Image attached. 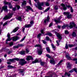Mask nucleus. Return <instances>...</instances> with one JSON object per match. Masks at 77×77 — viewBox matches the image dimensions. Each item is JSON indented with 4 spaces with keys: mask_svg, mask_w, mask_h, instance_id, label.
Segmentation results:
<instances>
[{
    "mask_svg": "<svg viewBox=\"0 0 77 77\" xmlns=\"http://www.w3.org/2000/svg\"><path fill=\"white\" fill-rule=\"evenodd\" d=\"M73 27H76V29H77V26H76V25L75 24L74 22H71L70 23V26H69V27L70 28V29H72Z\"/></svg>",
    "mask_w": 77,
    "mask_h": 77,
    "instance_id": "39448f33",
    "label": "nucleus"
},
{
    "mask_svg": "<svg viewBox=\"0 0 77 77\" xmlns=\"http://www.w3.org/2000/svg\"><path fill=\"white\" fill-rule=\"evenodd\" d=\"M73 61H77V58H75L73 59Z\"/></svg>",
    "mask_w": 77,
    "mask_h": 77,
    "instance_id": "e2e57ef3",
    "label": "nucleus"
},
{
    "mask_svg": "<svg viewBox=\"0 0 77 77\" xmlns=\"http://www.w3.org/2000/svg\"><path fill=\"white\" fill-rule=\"evenodd\" d=\"M46 38L47 41H49L50 40V38L48 36H46Z\"/></svg>",
    "mask_w": 77,
    "mask_h": 77,
    "instance_id": "864d4df0",
    "label": "nucleus"
},
{
    "mask_svg": "<svg viewBox=\"0 0 77 77\" xmlns=\"http://www.w3.org/2000/svg\"><path fill=\"white\" fill-rule=\"evenodd\" d=\"M77 69L76 68H75L69 71V73H72V72H73L74 71H75L76 73H77Z\"/></svg>",
    "mask_w": 77,
    "mask_h": 77,
    "instance_id": "ddd939ff",
    "label": "nucleus"
},
{
    "mask_svg": "<svg viewBox=\"0 0 77 77\" xmlns=\"http://www.w3.org/2000/svg\"><path fill=\"white\" fill-rule=\"evenodd\" d=\"M65 47L66 49H68V44H66Z\"/></svg>",
    "mask_w": 77,
    "mask_h": 77,
    "instance_id": "603ef678",
    "label": "nucleus"
},
{
    "mask_svg": "<svg viewBox=\"0 0 77 77\" xmlns=\"http://www.w3.org/2000/svg\"><path fill=\"white\" fill-rule=\"evenodd\" d=\"M75 46V45H69V47H70V48H71V47H74Z\"/></svg>",
    "mask_w": 77,
    "mask_h": 77,
    "instance_id": "4c0bfd02",
    "label": "nucleus"
},
{
    "mask_svg": "<svg viewBox=\"0 0 77 77\" xmlns=\"http://www.w3.org/2000/svg\"><path fill=\"white\" fill-rule=\"evenodd\" d=\"M9 60L10 61H11V62H14V58H13V59H9Z\"/></svg>",
    "mask_w": 77,
    "mask_h": 77,
    "instance_id": "09e8293b",
    "label": "nucleus"
},
{
    "mask_svg": "<svg viewBox=\"0 0 77 77\" xmlns=\"http://www.w3.org/2000/svg\"><path fill=\"white\" fill-rule=\"evenodd\" d=\"M50 17H49V16L48 15L47 17V19H46L44 21V23H47V21L48 22V21H49V20H50Z\"/></svg>",
    "mask_w": 77,
    "mask_h": 77,
    "instance_id": "dca6fc26",
    "label": "nucleus"
},
{
    "mask_svg": "<svg viewBox=\"0 0 77 77\" xmlns=\"http://www.w3.org/2000/svg\"><path fill=\"white\" fill-rule=\"evenodd\" d=\"M70 11L72 13H73L74 12V10H73V9H72V7H70Z\"/></svg>",
    "mask_w": 77,
    "mask_h": 77,
    "instance_id": "49530a36",
    "label": "nucleus"
},
{
    "mask_svg": "<svg viewBox=\"0 0 77 77\" xmlns=\"http://www.w3.org/2000/svg\"><path fill=\"white\" fill-rule=\"evenodd\" d=\"M21 19L22 18L21 17H19L17 19V20H19V21H21Z\"/></svg>",
    "mask_w": 77,
    "mask_h": 77,
    "instance_id": "58836bf2",
    "label": "nucleus"
},
{
    "mask_svg": "<svg viewBox=\"0 0 77 77\" xmlns=\"http://www.w3.org/2000/svg\"><path fill=\"white\" fill-rule=\"evenodd\" d=\"M18 39H20V38L18 36H16L12 37V39L13 41H17Z\"/></svg>",
    "mask_w": 77,
    "mask_h": 77,
    "instance_id": "f8f14e48",
    "label": "nucleus"
},
{
    "mask_svg": "<svg viewBox=\"0 0 77 77\" xmlns=\"http://www.w3.org/2000/svg\"><path fill=\"white\" fill-rule=\"evenodd\" d=\"M40 64L41 65L43 66L44 64V62H41L40 63Z\"/></svg>",
    "mask_w": 77,
    "mask_h": 77,
    "instance_id": "0e129e2a",
    "label": "nucleus"
},
{
    "mask_svg": "<svg viewBox=\"0 0 77 77\" xmlns=\"http://www.w3.org/2000/svg\"><path fill=\"white\" fill-rule=\"evenodd\" d=\"M18 46L19 47H24V45L23 44H18Z\"/></svg>",
    "mask_w": 77,
    "mask_h": 77,
    "instance_id": "2f4dec72",
    "label": "nucleus"
},
{
    "mask_svg": "<svg viewBox=\"0 0 77 77\" xmlns=\"http://www.w3.org/2000/svg\"><path fill=\"white\" fill-rule=\"evenodd\" d=\"M64 75H67L68 77H70V76H71V74L68 73L67 72H65Z\"/></svg>",
    "mask_w": 77,
    "mask_h": 77,
    "instance_id": "393cba45",
    "label": "nucleus"
},
{
    "mask_svg": "<svg viewBox=\"0 0 77 77\" xmlns=\"http://www.w3.org/2000/svg\"><path fill=\"white\" fill-rule=\"evenodd\" d=\"M71 65H68L67 66V68H71Z\"/></svg>",
    "mask_w": 77,
    "mask_h": 77,
    "instance_id": "5fc2aeb1",
    "label": "nucleus"
},
{
    "mask_svg": "<svg viewBox=\"0 0 77 77\" xmlns=\"http://www.w3.org/2000/svg\"><path fill=\"white\" fill-rule=\"evenodd\" d=\"M8 39H7L6 41H10L12 40V38H11V34L10 33H8L7 34Z\"/></svg>",
    "mask_w": 77,
    "mask_h": 77,
    "instance_id": "1a4fd4ad",
    "label": "nucleus"
},
{
    "mask_svg": "<svg viewBox=\"0 0 77 77\" xmlns=\"http://www.w3.org/2000/svg\"><path fill=\"white\" fill-rule=\"evenodd\" d=\"M35 47H41V45H36L34 46Z\"/></svg>",
    "mask_w": 77,
    "mask_h": 77,
    "instance_id": "72a5a7b5",
    "label": "nucleus"
},
{
    "mask_svg": "<svg viewBox=\"0 0 77 77\" xmlns=\"http://www.w3.org/2000/svg\"><path fill=\"white\" fill-rule=\"evenodd\" d=\"M29 52V50H28V49H26V53H28Z\"/></svg>",
    "mask_w": 77,
    "mask_h": 77,
    "instance_id": "13d9d810",
    "label": "nucleus"
},
{
    "mask_svg": "<svg viewBox=\"0 0 77 77\" xmlns=\"http://www.w3.org/2000/svg\"><path fill=\"white\" fill-rule=\"evenodd\" d=\"M52 25H53V23H50V24H49V27H51V26H52Z\"/></svg>",
    "mask_w": 77,
    "mask_h": 77,
    "instance_id": "774afa93",
    "label": "nucleus"
},
{
    "mask_svg": "<svg viewBox=\"0 0 77 77\" xmlns=\"http://www.w3.org/2000/svg\"><path fill=\"white\" fill-rule=\"evenodd\" d=\"M25 28H28L32 27V25L30 24H26L24 26Z\"/></svg>",
    "mask_w": 77,
    "mask_h": 77,
    "instance_id": "f3484780",
    "label": "nucleus"
},
{
    "mask_svg": "<svg viewBox=\"0 0 77 77\" xmlns=\"http://www.w3.org/2000/svg\"><path fill=\"white\" fill-rule=\"evenodd\" d=\"M20 54L21 55H23L25 54V51H22L20 52Z\"/></svg>",
    "mask_w": 77,
    "mask_h": 77,
    "instance_id": "7c9ffc66",
    "label": "nucleus"
},
{
    "mask_svg": "<svg viewBox=\"0 0 77 77\" xmlns=\"http://www.w3.org/2000/svg\"><path fill=\"white\" fill-rule=\"evenodd\" d=\"M62 17H60L57 20L54 19V21L56 22V24L60 23V19Z\"/></svg>",
    "mask_w": 77,
    "mask_h": 77,
    "instance_id": "9d476101",
    "label": "nucleus"
},
{
    "mask_svg": "<svg viewBox=\"0 0 77 77\" xmlns=\"http://www.w3.org/2000/svg\"><path fill=\"white\" fill-rule=\"evenodd\" d=\"M14 45V43L12 42H11L9 44V45L10 46H11V45Z\"/></svg>",
    "mask_w": 77,
    "mask_h": 77,
    "instance_id": "4d7b16f0",
    "label": "nucleus"
},
{
    "mask_svg": "<svg viewBox=\"0 0 77 77\" xmlns=\"http://www.w3.org/2000/svg\"><path fill=\"white\" fill-rule=\"evenodd\" d=\"M63 14H64V15H67V16H68V15H69L70 13L69 12H64Z\"/></svg>",
    "mask_w": 77,
    "mask_h": 77,
    "instance_id": "5701e85b",
    "label": "nucleus"
},
{
    "mask_svg": "<svg viewBox=\"0 0 77 77\" xmlns=\"http://www.w3.org/2000/svg\"><path fill=\"white\" fill-rule=\"evenodd\" d=\"M16 8H17L16 7H14V8H13L12 9L13 11H15L16 10Z\"/></svg>",
    "mask_w": 77,
    "mask_h": 77,
    "instance_id": "680f3d73",
    "label": "nucleus"
},
{
    "mask_svg": "<svg viewBox=\"0 0 77 77\" xmlns=\"http://www.w3.org/2000/svg\"><path fill=\"white\" fill-rule=\"evenodd\" d=\"M12 53V51H9L8 52V54H10L11 53Z\"/></svg>",
    "mask_w": 77,
    "mask_h": 77,
    "instance_id": "bf43d9fd",
    "label": "nucleus"
},
{
    "mask_svg": "<svg viewBox=\"0 0 77 77\" xmlns=\"http://www.w3.org/2000/svg\"><path fill=\"white\" fill-rule=\"evenodd\" d=\"M4 3L5 5H9V7L10 9L12 8V5H11V4H10V3L6 2V1H5L4 2Z\"/></svg>",
    "mask_w": 77,
    "mask_h": 77,
    "instance_id": "6e6552de",
    "label": "nucleus"
},
{
    "mask_svg": "<svg viewBox=\"0 0 77 77\" xmlns=\"http://www.w3.org/2000/svg\"><path fill=\"white\" fill-rule=\"evenodd\" d=\"M25 38H26V36L24 37V38L20 41V42H23V41L25 39Z\"/></svg>",
    "mask_w": 77,
    "mask_h": 77,
    "instance_id": "de8ad7c7",
    "label": "nucleus"
},
{
    "mask_svg": "<svg viewBox=\"0 0 77 77\" xmlns=\"http://www.w3.org/2000/svg\"><path fill=\"white\" fill-rule=\"evenodd\" d=\"M30 60H33V58L32 57V56H27V58H26V60H27L29 61Z\"/></svg>",
    "mask_w": 77,
    "mask_h": 77,
    "instance_id": "4468645a",
    "label": "nucleus"
},
{
    "mask_svg": "<svg viewBox=\"0 0 77 77\" xmlns=\"http://www.w3.org/2000/svg\"><path fill=\"white\" fill-rule=\"evenodd\" d=\"M16 7H17L18 9H19L20 8V6L19 5H16Z\"/></svg>",
    "mask_w": 77,
    "mask_h": 77,
    "instance_id": "69168bd1",
    "label": "nucleus"
},
{
    "mask_svg": "<svg viewBox=\"0 0 77 77\" xmlns=\"http://www.w3.org/2000/svg\"><path fill=\"white\" fill-rule=\"evenodd\" d=\"M66 27H69V26H68V25H63L62 26V29H64L65 28H66Z\"/></svg>",
    "mask_w": 77,
    "mask_h": 77,
    "instance_id": "4be33fe9",
    "label": "nucleus"
},
{
    "mask_svg": "<svg viewBox=\"0 0 77 77\" xmlns=\"http://www.w3.org/2000/svg\"><path fill=\"white\" fill-rule=\"evenodd\" d=\"M30 23L31 25H33V24H34V22H33V21H32L30 22Z\"/></svg>",
    "mask_w": 77,
    "mask_h": 77,
    "instance_id": "6e6d98bb",
    "label": "nucleus"
},
{
    "mask_svg": "<svg viewBox=\"0 0 77 77\" xmlns=\"http://www.w3.org/2000/svg\"><path fill=\"white\" fill-rule=\"evenodd\" d=\"M65 33L66 35H68L69 34V32L67 30H65Z\"/></svg>",
    "mask_w": 77,
    "mask_h": 77,
    "instance_id": "37998d69",
    "label": "nucleus"
},
{
    "mask_svg": "<svg viewBox=\"0 0 77 77\" xmlns=\"http://www.w3.org/2000/svg\"><path fill=\"white\" fill-rule=\"evenodd\" d=\"M46 50L48 53H50V49L49 47H47L46 48Z\"/></svg>",
    "mask_w": 77,
    "mask_h": 77,
    "instance_id": "b1692460",
    "label": "nucleus"
},
{
    "mask_svg": "<svg viewBox=\"0 0 77 77\" xmlns=\"http://www.w3.org/2000/svg\"><path fill=\"white\" fill-rule=\"evenodd\" d=\"M26 8L27 9L26 10V12H29V11H32V12H33V10L32 9V8L30 6H27L26 7Z\"/></svg>",
    "mask_w": 77,
    "mask_h": 77,
    "instance_id": "0eeeda50",
    "label": "nucleus"
},
{
    "mask_svg": "<svg viewBox=\"0 0 77 77\" xmlns=\"http://www.w3.org/2000/svg\"><path fill=\"white\" fill-rule=\"evenodd\" d=\"M35 2H36V3H37V6L36 5H35V7H37L38 9L40 10H42V6H44V3L43 2H39V1L38 0H34Z\"/></svg>",
    "mask_w": 77,
    "mask_h": 77,
    "instance_id": "f257e3e1",
    "label": "nucleus"
},
{
    "mask_svg": "<svg viewBox=\"0 0 77 77\" xmlns=\"http://www.w3.org/2000/svg\"><path fill=\"white\" fill-rule=\"evenodd\" d=\"M72 36L73 37H75L76 36V33L75 32H73L72 34Z\"/></svg>",
    "mask_w": 77,
    "mask_h": 77,
    "instance_id": "cd10ccee",
    "label": "nucleus"
},
{
    "mask_svg": "<svg viewBox=\"0 0 77 77\" xmlns=\"http://www.w3.org/2000/svg\"><path fill=\"white\" fill-rule=\"evenodd\" d=\"M45 5L47 6H50V5L49 4V3L47 2H45Z\"/></svg>",
    "mask_w": 77,
    "mask_h": 77,
    "instance_id": "a19ab883",
    "label": "nucleus"
},
{
    "mask_svg": "<svg viewBox=\"0 0 77 77\" xmlns=\"http://www.w3.org/2000/svg\"><path fill=\"white\" fill-rule=\"evenodd\" d=\"M18 48H19V47L18 45H15L13 46V48L14 49Z\"/></svg>",
    "mask_w": 77,
    "mask_h": 77,
    "instance_id": "f704fd0d",
    "label": "nucleus"
},
{
    "mask_svg": "<svg viewBox=\"0 0 77 77\" xmlns=\"http://www.w3.org/2000/svg\"><path fill=\"white\" fill-rule=\"evenodd\" d=\"M26 1H23V2L22 3V6H24V5H26Z\"/></svg>",
    "mask_w": 77,
    "mask_h": 77,
    "instance_id": "473e14b6",
    "label": "nucleus"
},
{
    "mask_svg": "<svg viewBox=\"0 0 77 77\" xmlns=\"http://www.w3.org/2000/svg\"><path fill=\"white\" fill-rule=\"evenodd\" d=\"M14 60H17V61H19V60H20V59L18 58H14Z\"/></svg>",
    "mask_w": 77,
    "mask_h": 77,
    "instance_id": "8fccbe9b",
    "label": "nucleus"
},
{
    "mask_svg": "<svg viewBox=\"0 0 77 77\" xmlns=\"http://www.w3.org/2000/svg\"><path fill=\"white\" fill-rule=\"evenodd\" d=\"M54 9L55 10H57L58 9V7L57 6H55L54 7Z\"/></svg>",
    "mask_w": 77,
    "mask_h": 77,
    "instance_id": "79ce46f5",
    "label": "nucleus"
},
{
    "mask_svg": "<svg viewBox=\"0 0 77 77\" xmlns=\"http://www.w3.org/2000/svg\"><path fill=\"white\" fill-rule=\"evenodd\" d=\"M20 61L19 62V63L22 66H23L24 65L26 64L27 63V61H25L24 59H20Z\"/></svg>",
    "mask_w": 77,
    "mask_h": 77,
    "instance_id": "20e7f679",
    "label": "nucleus"
},
{
    "mask_svg": "<svg viewBox=\"0 0 77 77\" xmlns=\"http://www.w3.org/2000/svg\"><path fill=\"white\" fill-rule=\"evenodd\" d=\"M63 62V60H60V62L58 63V65H60V63H61L62 62Z\"/></svg>",
    "mask_w": 77,
    "mask_h": 77,
    "instance_id": "052dcab7",
    "label": "nucleus"
},
{
    "mask_svg": "<svg viewBox=\"0 0 77 77\" xmlns=\"http://www.w3.org/2000/svg\"><path fill=\"white\" fill-rule=\"evenodd\" d=\"M50 63H52L53 65H54V64H55V62L54 61V60H50Z\"/></svg>",
    "mask_w": 77,
    "mask_h": 77,
    "instance_id": "412c9836",
    "label": "nucleus"
},
{
    "mask_svg": "<svg viewBox=\"0 0 77 77\" xmlns=\"http://www.w3.org/2000/svg\"><path fill=\"white\" fill-rule=\"evenodd\" d=\"M42 34H39L38 35H37V37L39 39H41V38H40Z\"/></svg>",
    "mask_w": 77,
    "mask_h": 77,
    "instance_id": "e433bc0d",
    "label": "nucleus"
},
{
    "mask_svg": "<svg viewBox=\"0 0 77 77\" xmlns=\"http://www.w3.org/2000/svg\"><path fill=\"white\" fill-rule=\"evenodd\" d=\"M46 56L47 57H48V58H51V56H50V55H49V54H46Z\"/></svg>",
    "mask_w": 77,
    "mask_h": 77,
    "instance_id": "c03bdc74",
    "label": "nucleus"
},
{
    "mask_svg": "<svg viewBox=\"0 0 77 77\" xmlns=\"http://www.w3.org/2000/svg\"><path fill=\"white\" fill-rule=\"evenodd\" d=\"M42 41L44 44H47V42L45 41V40H42Z\"/></svg>",
    "mask_w": 77,
    "mask_h": 77,
    "instance_id": "3c124183",
    "label": "nucleus"
},
{
    "mask_svg": "<svg viewBox=\"0 0 77 77\" xmlns=\"http://www.w3.org/2000/svg\"><path fill=\"white\" fill-rule=\"evenodd\" d=\"M51 45L54 50H55L56 48H55V46H54V45L53 44H51Z\"/></svg>",
    "mask_w": 77,
    "mask_h": 77,
    "instance_id": "c756f323",
    "label": "nucleus"
},
{
    "mask_svg": "<svg viewBox=\"0 0 77 77\" xmlns=\"http://www.w3.org/2000/svg\"><path fill=\"white\" fill-rule=\"evenodd\" d=\"M38 62H39L38 61V59H36L34 60V61H32V63H35Z\"/></svg>",
    "mask_w": 77,
    "mask_h": 77,
    "instance_id": "c85d7f7f",
    "label": "nucleus"
},
{
    "mask_svg": "<svg viewBox=\"0 0 77 77\" xmlns=\"http://www.w3.org/2000/svg\"><path fill=\"white\" fill-rule=\"evenodd\" d=\"M12 15H13V14H9L8 15V16H5V17L3 18V20H6L8 19H10L11 17H12Z\"/></svg>",
    "mask_w": 77,
    "mask_h": 77,
    "instance_id": "7ed1b4c3",
    "label": "nucleus"
},
{
    "mask_svg": "<svg viewBox=\"0 0 77 77\" xmlns=\"http://www.w3.org/2000/svg\"><path fill=\"white\" fill-rule=\"evenodd\" d=\"M8 6H4L3 7H2V10H1V12H3V10H4V11L8 12Z\"/></svg>",
    "mask_w": 77,
    "mask_h": 77,
    "instance_id": "9b49d317",
    "label": "nucleus"
},
{
    "mask_svg": "<svg viewBox=\"0 0 77 77\" xmlns=\"http://www.w3.org/2000/svg\"><path fill=\"white\" fill-rule=\"evenodd\" d=\"M8 22L6 21L3 24V26H6V25H7V24H8Z\"/></svg>",
    "mask_w": 77,
    "mask_h": 77,
    "instance_id": "a18cd8bd",
    "label": "nucleus"
},
{
    "mask_svg": "<svg viewBox=\"0 0 77 77\" xmlns=\"http://www.w3.org/2000/svg\"><path fill=\"white\" fill-rule=\"evenodd\" d=\"M72 14H69L67 16V18H68L69 19L70 18H72Z\"/></svg>",
    "mask_w": 77,
    "mask_h": 77,
    "instance_id": "a878e982",
    "label": "nucleus"
},
{
    "mask_svg": "<svg viewBox=\"0 0 77 77\" xmlns=\"http://www.w3.org/2000/svg\"><path fill=\"white\" fill-rule=\"evenodd\" d=\"M8 68H9V69H11V68H14V66L10 65L8 66Z\"/></svg>",
    "mask_w": 77,
    "mask_h": 77,
    "instance_id": "c9c22d12",
    "label": "nucleus"
},
{
    "mask_svg": "<svg viewBox=\"0 0 77 77\" xmlns=\"http://www.w3.org/2000/svg\"><path fill=\"white\" fill-rule=\"evenodd\" d=\"M41 32L42 33L44 34V29H42L41 30Z\"/></svg>",
    "mask_w": 77,
    "mask_h": 77,
    "instance_id": "338daca9",
    "label": "nucleus"
},
{
    "mask_svg": "<svg viewBox=\"0 0 77 77\" xmlns=\"http://www.w3.org/2000/svg\"><path fill=\"white\" fill-rule=\"evenodd\" d=\"M66 57L67 58V59H68V60H71V57H70L69 54H68V53L66 55Z\"/></svg>",
    "mask_w": 77,
    "mask_h": 77,
    "instance_id": "2eb2a0df",
    "label": "nucleus"
},
{
    "mask_svg": "<svg viewBox=\"0 0 77 77\" xmlns=\"http://www.w3.org/2000/svg\"><path fill=\"white\" fill-rule=\"evenodd\" d=\"M65 5L66 6L67 8H71V7H72L70 5H67L66 4L65 5L63 3H62L61 4V6L62 7H63V10H64L65 11L67 9V8H66V7H65Z\"/></svg>",
    "mask_w": 77,
    "mask_h": 77,
    "instance_id": "f03ea898",
    "label": "nucleus"
},
{
    "mask_svg": "<svg viewBox=\"0 0 77 77\" xmlns=\"http://www.w3.org/2000/svg\"><path fill=\"white\" fill-rule=\"evenodd\" d=\"M42 50H39L38 51V54L39 55H41L42 54Z\"/></svg>",
    "mask_w": 77,
    "mask_h": 77,
    "instance_id": "6ab92c4d",
    "label": "nucleus"
},
{
    "mask_svg": "<svg viewBox=\"0 0 77 77\" xmlns=\"http://www.w3.org/2000/svg\"><path fill=\"white\" fill-rule=\"evenodd\" d=\"M54 30H53L52 31L54 32L55 33V35H57V36L59 39H62V35L59 34L56 31H54Z\"/></svg>",
    "mask_w": 77,
    "mask_h": 77,
    "instance_id": "423d86ee",
    "label": "nucleus"
},
{
    "mask_svg": "<svg viewBox=\"0 0 77 77\" xmlns=\"http://www.w3.org/2000/svg\"><path fill=\"white\" fill-rule=\"evenodd\" d=\"M19 29V28L18 27H17L14 30H13V31H12V32H14V33H15V32H16Z\"/></svg>",
    "mask_w": 77,
    "mask_h": 77,
    "instance_id": "a211bd4d",
    "label": "nucleus"
},
{
    "mask_svg": "<svg viewBox=\"0 0 77 77\" xmlns=\"http://www.w3.org/2000/svg\"><path fill=\"white\" fill-rule=\"evenodd\" d=\"M18 71L20 73H23L24 71V69H19Z\"/></svg>",
    "mask_w": 77,
    "mask_h": 77,
    "instance_id": "bb28decb",
    "label": "nucleus"
},
{
    "mask_svg": "<svg viewBox=\"0 0 77 77\" xmlns=\"http://www.w3.org/2000/svg\"><path fill=\"white\" fill-rule=\"evenodd\" d=\"M46 35H48V36H51V37L53 36V34L50 32H48L46 34Z\"/></svg>",
    "mask_w": 77,
    "mask_h": 77,
    "instance_id": "aec40b11",
    "label": "nucleus"
},
{
    "mask_svg": "<svg viewBox=\"0 0 77 77\" xmlns=\"http://www.w3.org/2000/svg\"><path fill=\"white\" fill-rule=\"evenodd\" d=\"M50 7H48L47 8L45 11V12H47V11H49V10H50Z\"/></svg>",
    "mask_w": 77,
    "mask_h": 77,
    "instance_id": "ea45409f",
    "label": "nucleus"
}]
</instances>
